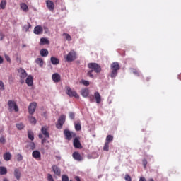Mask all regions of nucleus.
<instances>
[{
    "instance_id": "50",
    "label": "nucleus",
    "mask_w": 181,
    "mask_h": 181,
    "mask_svg": "<svg viewBox=\"0 0 181 181\" xmlns=\"http://www.w3.org/2000/svg\"><path fill=\"white\" fill-rule=\"evenodd\" d=\"M143 165L144 168H146V165H148V161H146V160H143Z\"/></svg>"
},
{
    "instance_id": "26",
    "label": "nucleus",
    "mask_w": 181,
    "mask_h": 181,
    "mask_svg": "<svg viewBox=\"0 0 181 181\" xmlns=\"http://www.w3.org/2000/svg\"><path fill=\"white\" fill-rule=\"evenodd\" d=\"M11 155L10 152H6V153L4 154L3 158L4 160L8 161L11 160Z\"/></svg>"
},
{
    "instance_id": "31",
    "label": "nucleus",
    "mask_w": 181,
    "mask_h": 181,
    "mask_svg": "<svg viewBox=\"0 0 181 181\" xmlns=\"http://www.w3.org/2000/svg\"><path fill=\"white\" fill-rule=\"evenodd\" d=\"M62 36H64L66 40H68V42H71V36H70V34L63 33Z\"/></svg>"
},
{
    "instance_id": "21",
    "label": "nucleus",
    "mask_w": 181,
    "mask_h": 181,
    "mask_svg": "<svg viewBox=\"0 0 181 181\" xmlns=\"http://www.w3.org/2000/svg\"><path fill=\"white\" fill-rule=\"evenodd\" d=\"M40 56L42 57H47L49 56V51L47 49H42L40 50Z\"/></svg>"
},
{
    "instance_id": "28",
    "label": "nucleus",
    "mask_w": 181,
    "mask_h": 181,
    "mask_svg": "<svg viewBox=\"0 0 181 181\" xmlns=\"http://www.w3.org/2000/svg\"><path fill=\"white\" fill-rule=\"evenodd\" d=\"M35 62L40 65V67H43V59L42 58H37Z\"/></svg>"
},
{
    "instance_id": "36",
    "label": "nucleus",
    "mask_w": 181,
    "mask_h": 181,
    "mask_svg": "<svg viewBox=\"0 0 181 181\" xmlns=\"http://www.w3.org/2000/svg\"><path fill=\"white\" fill-rule=\"evenodd\" d=\"M16 158H17L18 162H21V160H23V156H22V155L21 153H18L16 156Z\"/></svg>"
},
{
    "instance_id": "6",
    "label": "nucleus",
    "mask_w": 181,
    "mask_h": 181,
    "mask_svg": "<svg viewBox=\"0 0 181 181\" xmlns=\"http://www.w3.org/2000/svg\"><path fill=\"white\" fill-rule=\"evenodd\" d=\"M66 122V115H62L56 124V127L57 129H62L63 128V125H64V123Z\"/></svg>"
},
{
    "instance_id": "24",
    "label": "nucleus",
    "mask_w": 181,
    "mask_h": 181,
    "mask_svg": "<svg viewBox=\"0 0 181 181\" xmlns=\"http://www.w3.org/2000/svg\"><path fill=\"white\" fill-rule=\"evenodd\" d=\"M81 94L82 97H84L86 98L88 97V94H90V92L88 91V89H82Z\"/></svg>"
},
{
    "instance_id": "51",
    "label": "nucleus",
    "mask_w": 181,
    "mask_h": 181,
    "mask_svg": "<svg viewBox=\"0 0 181 181\" xmlns=\"http://www.w3.org/2000/svg\"><path fill=\"white\" fill-rule=\"evenodd\" d=\"M88 98L90 100V103H94V98H93V96H88Z\"/></svg>"
},
{
    "instance_id": "19",
    "label": "nucleus",
    "mask_w": 181,
    "mask_h": 181,
    "mask_svg": "<svg viewBox=\"0 0 181 181\" xmlns=\"http://www.w3.org/2000/svg\"><path fill=\"white\" fill-rule=\"evenodd\" d=\"M94 97H95V102L97 103V104H100V103H101V95H100V93L95 92L94 93Z\"/></svg>"
},
{
    "instance_id": "55",
    "label": "nucleus",
    "mask_w": 181,
    "mask_h": 181,
    "mask_svg": "<svg viewBox=\"0 0 181 181\" xmlns=\"http://www.w3.org/2000/svg\"><path fill=\"white\" fill-rule=\"evenodd\" d=\"M139 181H146V180L145 179V177H140Z\"/></svg>"
},
{
    "instance_id": "37",
    "label": "nucleus",
    "mask_w": 181,
    "mask_h": 181,
    "mask_svg": "<svg viewBox=\"0 0 181 181\" xmlns=\"http://www.w3.org/2000/svg\"><path fill=\"white\" fill-rule=\"evenodd\" d=\"M81 83L83 84V86H86V87H88V86H90V82L88 81L81 80Z\"/></svg>"
},
{
    "instance_id": "27",
    "label": "nucleus",
    "mask_w": 181,
    "mask_h": 181,
    "mask_svg": "<svg viewBox=\"0 0 181 181\" xmlns=\"http://www.w3.org/2000/svg\"><path fill=\"white\" fill-rule=\"evenodd\" d=\"M74 127L76 131H81V123L78 122L77 123H74Z\"/></svg>"
},
{
    "instance_id": "5",
    "label": "nucleus",
    "mask_w": 181,
    "mask_h": 181,
    "mask_svg": "<svg viewBox=\"0 0 181 181\" xmlns=\"http://www.w3.org/2000/svg\"><path fill=\"white\" fill-rule=\"evenodd\" d=\"M18 71L19 73L20 83L23 84V83H25V78L28 77V73H26V71L22 68L18 69Z\"/></svg>"
},
{
    "instance_id": "61",
    "label": "nucleus",
    "mask_w": 181,
    "mask_h": 181,
    "mask_svg": "<svg viewBox=\"0 0 181 181\" xmlns=\"http://www.w3.org/2000/svg\"><path fill=\"white\" fill-rule=\"evenodd\" d=\"M146 81H149V78H146Z\"/></svg>"
},
{
    "instance_id": "16",
    "label": "nucleus",
    "mask_w": 181,
    "mask_h": 181,
    "mask_svg": "<svg viewBox=\"0 0 181 181\" xmlns=\"http://www.w3.org/2000/svg\"><path fill=\"white\" fill-rule=\"evenodd\" d=\"M25 83L28 87H32L33 86V77L31 75L28 76Z\"/></svg>"
},
{
    "instance_id": "57",
    "label": "nucleus",
    "mask_w": 181,
    "mask_h": 181,
    "mask_svg": "<svg viewBox=\"0 0 181 181\" xmlns=\"http://www.w3.org/2000/svg\"><path fill=\"white\" fill-rule=\"evenodd\" d=\"M66 139H67L68 141H70V139H71V136H66Z\"/></svg>"
},
{
    "instance_id": "47",
    "label": "nucleus",
    "mask_w": 181,
    "mask_h": 181,
    "mask_svg": "<svg viewBox=\"0 0 181 181\" xmlns=\"http://www.w3.org/2000/svg\"><path fill=\"white\" fill-rule=\"evenodd\" d=\"M0 87L1 90H5V86L4 85V82L2 81H0Z\"/></svg>"
},
{
    "instance_id": "34",
    "label": "nucleus",
    "mask_w": 181,
    "mask_h": 181,
    "mask_svg": "<svg viewBox=\"0 0 181 181\" xmlns=\"http://www.w3.org/2000/svg\"><path fill=\"white\" fill-rule=\"evenodd\" d=\"M103 151L105 152H108L110 151V144L105 143V146H103Z\"/></svg>"
},
{
    "instance_id": "7",
    "label": "nucleus",
    "mask_w": 181,
    "mask_h": 181,
    "mask_svg": "<svg viewBox=\"0 0 181 181\" xmlns=\"http://www.w3.org/2000/svg\"><path fill=\"white\" fill-rule=\"evenodd\" d=\"M8 105L9 107V110H14L16 112H18L19 111V107H18V105H16V102L13 100H8Z\"/></svg>"
},
{
    "instance_id": "13",
    "label": "nucleus",
    "mask_w": 181,
    "mask_h": 181,
    "mask_svg": "<svg viewBox=\"0 0 181 181\" xmlns=\"http://www.w3.org/2000/svg\"><path fill=\"white\" fill-rule=\"evenodd\" d=\"M52 78L54 83H59L62 80V77L60 76V74H59V73L53 74L52 76Z\"/></svg>"
},
{
    "instance_id": "59",
    "label": "nucleus",
    "mask_w": 181,
    "mask_h": 181,
    "mask_svg": "<svg viewBox=\"0 0 181 181\" xmlns=\"http://www.w3.org/2000/svg\"><path fill=\"white\" fill-rule=\"evenodd\" d=\"M3 181H9V180H8V179H6V178H4V179L3 180Z\"/></svg>"
},
{
    "instance_id": "25",
    "label": "nucleus",
    "mask_w": 181,
    "mask_h": 181,
    "mask_svg": "<svg viewBox=\"0 0 181 181\" xmlns=\"http://www.w3.org/2000/svg\"><path fill=\"white\" fill-rule=\"evenodd\" d=\"M50 42L47 38H41L40 40V45H49Z\"/></svg>"
},
{
    "instance_id": "40",
    "label": "nucleus",
    "mask_w": 181,
    "mask_h": 181,
    "mask_svg": "<svg viewBox=\"0 0 181 181\" xmlns=\"http://www.w3.org/2000/svg\"><path fill=\"white\" fill-rule=\"evenodd\" d=\"M62 181H69V176L67 175H62Z\"/></svg>"
},
{
    "instance_id": "4",
    "label": "nucleus",
    "mask_w": 181,
    "mask_h": 181,
    "mask_svg": "<svg viewBox=\"0 0 181 181\" xmlns=\"http://www.w3.org/2000/svg\"><path fill=\"white\" fill-rule=\"evenodd\" d=\"M66 93L69 97H74L75 98H80V95L77 94V92L74 89H71L70 86H66Z\"/></svg>"
},
{
    "instance_id": "3",
    "label": "nucleus",
    "mask_w": 181,
    "mask_h": 181,
    "mask_svg": "<svg viewBox=\"0 0 181 181\" xmlns=\"http://www.w3.org/2000/svg\"><path fill=\"white\" fill-rule=\"evenodd\" d=\"M66 62L71 63V62H74L76 59H77V52L74 50H71L68 54L65 57Z\"/></svg>"
},
{
    "instance_id": "1",
    "label": "nucleus",
    "mask_w": 181,
    "mask_h": 181,
    "mask_svg": "<svg viewBox=\"0 0 181 181\" xmlns=\"http://www.w3.org/2000/svg\"><path fill=\"white\" fill-rule=\"evenodd\" d=\"M88 67L90 69V70L88 71L87 75L91 78H94V75H93V71H95V73H101V66L97 63H89Z\"/></svg>"
},
{
    "instance_id": "17",
    "label": "nucleus",
    "mask_w": 181,
    "mask_h": 181,
    "mask_svg": "<svg viewBox=\"0 0 181 181\" xmlns=\"http://www.w3.org/2000/svg\"><path fill=\"white\" fill-rule=\"evenodd\" d=\"M64 136H76V133L69 130V129H66L64 130Z\"/></svg>"
},
{
    "instance_id": "12",
    "label": "nucleus",
    "mask_w": 181,
    "mask_h": 181,
    "mask_svg": "<svg viewBox=\"0 0 181 181\" xmlns=\"http://www.w3.org/2000/svg\"><path fill=\"white\" fill-rule=\"evenodd\" d=\"M32 156L34 158V159H36L37 160H40V158H42V154H40V151L35 150L33 151Z\"/></svg>"
},
{
    "instance_id": "46",
    "label": "nucleus",
    "mask_w": 181,
    "mask_h": 181,
    "mask_svg": "<svg viewBox=\"0 0 181 181\" xmlns=\"http://www.w3.org/2000/svg\"><path fill=\"white\" fill-rule=\"evenodd\" d=\"M4 57L6 60V62H8V63H11V57H9L8 54H5Z\"/></svg>"
},
{
    "instance_id": "38",
    "label": "nucleus",
    "mask_w": 181,
    "mask_h": 181,
    "mask_svg": "<svg viewBox=\"0 0 181 181\" xmlns=\"http://www.w3.org/2000/svg\"><path fill=\"white\" fill-rule=\"evenodd\" d=\"M114 139L113 136H107L106 138V144H110Z\"/></svg>"
},
{
    "instance_id": "54",
    "label": "nucleus",
    "mask_w": 181,
    "mask_h": 181,
    "mask_svg": "<svg viewBox=\"0 0 181 181\" xmlns=\"http://www.w3.org/2000/svg\"><path fill=\"white\" fill-rule=\"evenodd\" d=\"M2 63H4V58H2V57L0 56V64H2Z\"/></svg>"
},
{
    "instance_id": "20",
    "label": "nucleus",
    "mask_w": 181,
    "mask_h": 181,
    "mask_svg": "<svg viewBox=\"0 0 181 181\" xmlns=\"http://www.w3.org/2000/svg\"><path fill=\"white\" fill-rule=\"evenodd\" d=\"M50 60H51L52 64H53L54 66H56V65L59 64V63H60V61L56 57H52L50 58Z\"/></svg>"
},
{
    "instance_id": "35",
    "label": "nucleus",
    "mask_w": 181,
    "mask_h": 181,
    "mask_svg": "<svg viewBox=\"0 0 181 181\" xmlns=\"http://www.w3.org/2000/svg\"><path fill=\"white\" fill-rule=\"evenodd\" d=\"M16 128H18V129H23V128H25V125L23 124V123H18L16 124Z\"/></svg>"
},
{
    "instance_id": "49",
    "label": "nucleus",
    "mask_w": 181,
    "mask_h": 181,
    "mask_svg": "<svg viewBox=\"0 0 181 181\" xmlns=\"http://www.w3.org/2000/svg\"><path fill=\"white\" fill-rule=\"evenodd\" d=\"M28 136H33V132L32 131L28 132Z\"/></svg>"
},
{
    "instance_id": "30",
    "label": "nucleus",
    "mask_w": 181,
    "mask_h": 181,
    "mask_svg": "<svg viewBox=\"0 0 181 181\" xmlns=\"http://www.w3.org/2000/svg\"><path fill=\"white\" fill-rule=\"evenodd\" d=\"M6 8V1L2 0L0 3V9H5Z\"/></svg>"
},
{
    "instance_id": "11",
    "label": "nucleus",
    "mask_w": 181,
    "mask_h": 181,
    "mask_svg": "<svg viewBox=\"0 0 181 181\" xmlns=\"http://www.w3.org/2000/svg\"><path fill=\"white\" fill-rule=\"evenodd\" d=\"M52 170L57 176H60L62 174V170L56 165L52 166Z\"/></svg>"
},
{
    "instance_id": "63",
    "label": "nucleus",
    "mask_w": 181,
    "mask_h": 181,
    "mask_svg": "<svg viewBox=\"0 0 181 181\" xmlns=\"http://www.w3.org/2000/svg\"><path fill=\"white\" fill-rule=\"evenodd\" d=\"M39 136H42V135L40 134Z\"/></svg>"
},
{
    "instance_id": "9",
    "label": "nucleus",
    "mask_w": 181,
    "mask_h": 181,
    "mask_svg": "<svg viewBox=\"0 0 181 181\" xmlns=\"http://www.w3.org/2000/svg\"><path fill=\"white\" fill-rule=\"evenodd\" d=\"M46 5L49 11H51V12L54 11V3L52 0H47Z\"/></svg>"
},
{
    "instance_id": "44",
    "label": "nucleus",
    "mask_w": 181,
    "mask_h": 181,
    "mask_svg": "<svg viewBox=\"0 0 181 181\" xmlns=\"http://www.w3.org/2000/svg\"><path fill=\"white\" fill-rule=\"evenodd\" d=\"M133 74H135V76H137V77H139L141 74H139V71L136 69H133Z\"/></svg>"
},
{
    "instance_id": "33",
    "label": "nucleus",
    "mask_w": 181,
    "mask_h": 181,
    "mask_svg": "<svg viewBox=\"0 0 181 181\" xmlns=\"http://www.w3.org/2000/svg\"><path fill=\"white\" fill-rule=\"evenodd\" d=\"M28 148L31 149V151H33L36 148V145L34 142H30L28 144Z\"/></svg>"
},
{
    "instance_id": "18",
    "label": "nucleus",
    "mask_w": 181,
    "mask_h": 181,
    "mask_svg": "<svg viewBox=\"0 0 181 181\" xmlns=\"http://www.w3.org/2000/svg\"><path fill=\"white\" fill-rule=\"evenodd\" d=\"M14 176L17 180H21V170L19 169L16 168L14 170Z\"/></svg>"
},
{
    "instance_id": "52",
    "label": "nucleus",
    "mask_w": 181,
    "mask_h": 181,
    "mask_svg": "<svg viewBox=\"0 0 181 181\" xmlns=\"http://www.w3.org/2000/svg\"><path fill=\"white\" fill-rule=\"evenodd\" d=\"M1 40H4V35H2V33H0V41Z\"/></svg>"
},
{
    "instance_id": "58",
    "label": "nucleus",
    "mask_w": 181,
    "mask_h": 181,
    "mask_svg": "<svg viewBox=\"0 0 181 181\" xmlns=\"http://www.w3.org/2000/svg\"><path fill=\"white\" fill-rule=\"evenodd\" d=\"M178 78L181 80V74L178 76Z\"/></svg>"
},
{
    "instance_id": "42",
    "label": "nucleus",
    "mask_w": 181,
    "mask_h": 181,
    "mask_svg": "<svg viewBox=\"0 0 181 181\" xmlns=\"http://www.w3.org/2000/svg\"><path fill=\"white\" fill-rule=\"evenodd\" d=\"M47 138L49 137H44L42 139V145H45V144H47L49 142V140H47Z\"/></svg>"
},
{
    "instance_id": "60",
    "label": "nucleus",
    "mask_w": 181,
    "mask_h": 181,
    "mask_svg": "<svg viewBox=\"0 0 181 181\" xmlns=\"http://www.w3.org/2000/svg\"><path fill=\"white\" fill-rule=\"evenodd\" d=\"M149 181H155V180H153V179L151 178L149 180Z\"/></svg>"
},
{
    "instance_id": "41",
    "label": "nucleus",
    "mask_w": 181,
    "mask_h": 181,
    "mask_svg": "<svg viewBox=\"0 0 181 181\" xmlns=\"http://www.w3.org/2000/svg\"><path fill=\"white\" fill-rule=\"evenodd\" d=\"M47 180L48 181H54V179H53V176L52 175V174H50V173L47 174Z\"/></svg>"
},
{
    "instance_id": "43",
    "label": "nucleus",
    "mask_w": 181,
    "mask_h": 181,
    "mask_svg": "<svg viewBox=\"0 0 181 181\" xmlns=\"http://www.w3.org/2000/svg\"><path fill=\"white\" fill-rule=\"evenodd\" d=\"M75 117H76V115L74 114V112H69V118L71 119H74Z\"/></svg>"
},
{
    "instance_id": "29",
    "label": "nucleus",
    "mask_w": 181,
    "mask_h": 181,
    "mask_svg": "<svg viewBox=\"0 0 181 181\" xmlns=\"http://www.w3.org/2000/svg\"><path fill=\"white\" fill-rule=\"evenodd\" d=\"M8 170L5 167H0V175H6Z\"/></svg>"
},
{
    "instance_id": "48",
    "label": "nucleus",
    "mask_w": 181,
    "mask_h": 181,
    "mask_svg": "<svg viewBox=\"0 0 181 181\" xmlns=\"http://www.w3.org/2000/svg\"><path fill=\"white\" fill-rule=\"evenodd\" d=\"M0 144H5V138L0 137Z\"/></svg>"
},
{
    "instance_id": "56",
    "label": "nucleus",
    "mask_w": 181,
    "mask_h": 181,
    "mask_svg": "<svg viewBox=\"0 0 181 181\" xmlns=\"http://www.w3.org/2000/svg\"><path fill=\"white\" fill-rule=\"evenodd\" d=\"M28 138L30 141H33L35 139L34 136H29Z\"/></svg>"
},
{
    "instance_id": "2",
    "label": "nucleus",
    "mask_w": 181,
    "mask_h": 181,
    "mask_svg": "<svg viewBox=\"0 0 181 181\" xmlns=\"http://www.w3.org/2000/svg\"><path fill=\"white\" fill-rule=\"evenodd\" d=\"M110 69L112 70L110 73V77L112 78H115V77H117V75L118 74V70L121 69V67L119 66V64L118 62H113L110 65Z\"/></svg>"
},
{
    "instance_id": "10",
    "label": "nucleus",
    "mask_w": 181,
    "mask_h": 181,
    "mask_svg": "<svg viewBox=\"0 0 181 181\" xmlns=\"http://www.w3.org/2000/svg\"><path fill=\"white\" fill-rule=\"evenodd\" d=\"M72 156L75 160H78V162H81L83 160V156H81V154L80 153L75 151L73 153Z\"/></svg>"
},
{
    "instance_id": "14",
    "label": "nucleus",
    "mask_w": 181,
    "mask_h": 181,
    "mask_svg": "<svg viewBox=\"0 0 181 181\" xmlns=\"http://www.w3.org/2000/svg\"><path fill=\"white\" fill-rule=\"evenodd\" d=\"M35 35H42L43 33V28L40 25H37L34 28Z\"/></svg>"
},
{
    "instance_id": "8",
    "label": "nucleus",
    "mask_w": 181,
    "mask_h": 181,
    "mask_svg": "<svg viewBox=\"0 0 181 181\" xmlns=\"http://www.w3.org/2000/svg\"><path fill=\"white\" fill-rule=\"evenodd\" d=\"M37 106V103L36 102L31 103L28 106V112L30 115H33L35 114V111L36 110V107Z\"/></svg>"
},
{
    "instance_id": "53",
    "label": "nucleus",
    "mask_w": 181,
    "mask_h": 181,
    "mask_svg": "<svg viewBox=\"0 0 181 181\" xmlns=\"http://www.w3.org/2000/svg\"><path fill=\"white\" fill-rule=\"evenodd\" d=\"M75 180H76V181H81V180H80V177H78V176H76L75 177Z\"/></svg>"
},
{
    "instance_id": "32",
    "label": "nucleus",
    "mask_w": 181,
    "mask_h": 181,
    "mask_svg": "<svg viewBox=\"0 0 181 181\" xmlns=\"http://www.w3.org/2000/svg\"><path fill=\"white\" fill-rule=\"evenodd\" d=\"M29 121H30V124H33V125H35V124L37 122L36 118H35V117H33V116L29 117Z\"/></svg>"
},
{
    "instance_id": "15",
    "label": "nucleus",
    "mask_w": 181,
    "mask_h": 181,
    "mask_svg": "<svg viewBox=\"0 0 181 181\" xmlns=\"http://www.w3.org/2000/svg\"><path fill=\"white\" fill-rule=\"evenodd\" d=\"M74 146L76 149H81V143H80V139H78V138H77V137H76L74 139Z\"/></svg>"
},
{
    "instance_id": "39",
    "label": "nucleus",
    "mask_w": 181,
    "mask_h": 181,
    "mask_svg": "<svg viewBox=\"0 0 181 181\" xmlns=\"http://www.w3.org/2000/svg\"><path fill=\"white\" fill-rule=\"evenodd\" d=\"M30 28H32V25H30L29 23H28L27 25H24V29L25 30V32H28V30H29Z\"/></svg>"
},
{
    "instance_id": "22",
    "label": "nucleus",
    "mask_w": 181,
    "mask_h": 181,
    "mask_svg": "<svg viewBox=\"0 0 181 181\" xmlns=\"http://www.w3.org/2000/svg\"><path fill=\"white\" fill-rule=\"evenodd\" d=\"M41 132L42 134L45 135V136H49V132H48L47 127L46 126L42 127L41 129Z\"/></svg>"
},
{
    "instance_id": "62",
    "label": "nucleus",
    "mask_w": 181,
    "mask_h": 181,
    "mask_svg": "<svg viewBox=\"0 0 181 181\" xmlns=\"http://www.w3.org/2000/svg\"><path fill=\"white\" fill-rule=\"evenodd\" d=\"M107 136H111V135H107Z\"/></svg>"
},
{
    "instance_id": "45",
    "label": "nucleus",
    "mask_w": 181,
    "mask_h": 181,
    "mask_svg": "<svg viewBox=\"0 0 181 181\" xmlns=\"http://www.w3.org/2000/svg\"><path fill=\"white\" fill-rule=\"evenodd\" d=\"M124 179L126 181H132L131 176H129L128 174H126Z\"/></svg>"
},
{
    "instance_id": "23",
    "label": "nucleus",
    "mask_w": 181,
    "mask_h": 181,
    "mask_svg": "<svg viewBox=\"0 0 181 181\" xmlns=\"http://www.w3.org/2000/svg\"><path fill=\"white\" fill-rule=\"evenodd\" d=\"M20 6L22 11H23V12H28V11H29V7L25 3L21 4Z\"/></svg>"
}]
</instances>
